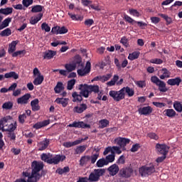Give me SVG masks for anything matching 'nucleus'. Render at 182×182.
I'll use <instances>...</instances> for the list:
<instances>
[{"label": "nucleus", "instance_id": "nucleus-51", "mask_svg": "<svg viewBox=\"0 0 182 182\" xmlns=\"http://www.w3.org/2000/svg\"><path fill=\"white\" fill-rule=\"evenodd\" d=\"M109 121H108V119H101L100 121V128L101 129H104L106 128L109 126Z\"/></svg>", "mask_w": 182, "mask_h": 182}, {"label": "nucleus", "instance_id": "nucleus-24", "mask_svg": "<svg viewBox=\"0 0 182 182\" xmlns=\"http://www.w3.org/2000/svg\"><path fill=\"white\" fill-rule=\"evenodd\" d=\"M156 86L158 87V90L161 92L165 93L168 90L164 81H161Z\"/></svg>", "mask_w": 182, "mask_h": 182}, {"label": "nucleus", "instance_id": "nucleus-13", "mask_svg": "<svg viewBox=\"0 0 182 182\" xmlns=\"http://www.w3.org/2000/svg\"><path fill=\"white\" fill-rule=\"evenodd\" d=\"M73 61L75 65V68H77L79 70L85 68V64L82 63V57L80 55H76Z\"/></svg>", "mask_w": 182, "mask_h": 182}, {"label": "nucleus", "instance_id": "nucleus-14", "mask_svg": "<svg viewBox=\"0 0 182 182\" xmlns=\"http://www.w3.org/2000/svg\"><path fill=\"white\" fill-rule=\"evenodd\" d=\"M4 77L9 79V78H14V80L18 79V75L15 71H11L9 73H5V75H0V81H1Z\"/></svg>", "mask_w": 182, "mask_h": 182}, {"label": "nucleus", "instance_id": "nucleus-8", "mask_svg": "<svg viewBox=\"0 0 182 182\" xmlns=\"http://www.w3.org/2000/svg\"><path fill=\"white\" fill-rule=\"evenodd\" d=\"M91 71V63L90 61H87L85 63V67L81 68L77 70V74L80 77H85L90 73Z\"/></svg>", "mask_w": 182, "mask_h": 182}, {"label": "nucleus", "instance_id": "nucleus-7", "mask_svg": "<svg viewBox=\"0 0 182 182\" xmlns=\"http://www.w3.org/2000/svg\"><path fill=\"white\" fill-rule=\"evenodd\" d=\"M44 165L43 163H39L36 161H34L32 163V177L35 176L38 181L41 179L42 177V174H41L39 172L43 168Z\"/></svg>", "mask_w": 182, "mask_h": 182}, {"label": "nucleus", "instance_id": "nucleus-46", "mask_svg": "<svg viewBox=\"0 0 182 182\" xmlns=\"http://www.w3.org/2000/svg\"><path fill=\"white\" fill-rule=\"evenodd\" d=\"M107 162L106 161V159L102 158L100 160H98V161H97V166L98 168H102L104 167L105 166H107Z\"/></svg>", "mask_w": 182, "mask_h": 182}, {"label": "nucleus", "instance_id": "nucleus-52", "mask_svg": "<svg viewBox=\"0 0 182 182\" xmlns=\"http://www.w3.org/2000/svg\"><path fill=\"white\" fill-rule=\"evenodd\" d=\"M129 14L131 16H133L134 17L139 18L140 16V13L139 11H137V10L135 9H129Z\"/></svg>", "mask_w": 182, "mask_h": 182}, {"label": "nucleus", "instance_id": "nucleus-28", "mask_svg": "<svg viewBox=\"0 0 182 182\" xmlns=\"http://www.w3.org/2000/svg\"><path fill=\"white\" fill-rule=\"evenodd\" d=\"M68 98H56L55 102L58 105H62L63 107H66L68 105Z\"/></svg>", "mask_w": 182, "mask_h": 182}, {"label": "nucleus", "instance_id": "nucleus-47", "mask_svg": "<svg viewBox=\"0 0 182 182\" xmlns=\"http://www.w3.org/2000/svg\"><path fill=\"white\" fill-rule=\"evenodd\" d=\"M124 19L125 20V21L132 25H134V23H136V21L133 19L131 16H128L127 14L124 15Z\"/></svg>", "mask_w": 182, "mask_h": 182}, {"label": "nucleus", "instance_id": "nucleus-49", "mask_svg": "<svg viewBox=\"0 0 182 182\" xmlns=\"http://www.w3.org/2000/svg\"><path fill=\"white\" fill-rule=\"evenodd\" d=\"M112 77V74L108 73L106 75H100V81L102 82H105L108 81Z\"/></svg>", "mask_w": 182, "mask_h": 182}, {"label": "nucleus", "instance_id": "nucleus-54", "mask_svg": "<svg viewBox=\"0 0 182 182\" xmlns=\"http://www.w3.org/2000/svg\"><path fill=\"white\" fill-rule=\"evenodd\" d=\"M86 150V146H80L77 147L75 151V154H82Z\"/></svg>", "mask_w": 182, "mask_h": 182}, {"label": "nucleus", "instance_id": "nucleus-60", "mask_svg": "<svg viewBox=\"0 0 182 182\" xmlns=\"http://www.w3.org/2000/svg\"><path fill=\"white\" fill-rule=\"evenodd\" d=\"M41 28L47 33L50 31V26L46 22H43L41 24Z\"/></svg>", "mask_w": 182, "mask_h": 182}, {"label": "nucleus", "instance_id": "nucleus-12", "mask_svg": "<svg viewBox=\"0 0 182 182\" xmlns=\"http://www.w3.org/2000/svg\"><path fill=\"white\" fill-rule=\"evenodd\" d=\"M68 127L75 128L90 129V125L85 124L83 122H74L73 124H69Z\"/></svg>", "mask_w": 182, "mask_h": 182}, {"label": "nucleus", "instance_id": "nucleus-30", "mask_svg": "<svg viewBox=\"0 0 182 182\" xmlns=\"http://www.w3.org/2000/svg\"><path fill=\"white\" fill-rule=\"evenodd\" d=\"M12 18L8 17L5 18L2 23L0 25V31L7 28L9 25V23L11 22Z\"/></svg>", "mask_w": 182, "mask_h": 182}, {"label": "nucleus", "instance_id": "nucleus-18", "mask_svg": "<svg viewBox=\"0 0 182 182\" xmlns=\"http://www.w3.org/2000/svg\"><path fill=\"white\" fill-rule=\"evenodd\" d=\"M181 82V78H180V77H176V78H170L168 80L167 84L170 86H179Z\"/></svg>", "mask_w": 182, "mask_h": 182}, {"label": "nucleus", "instance_id": "nucleus-2", "mask_svg": "<svg viewBox=\"0 0 182 182\" xmlns=\"http://www.w3.org/2000/svg\"><path fill=\"white\" fill-rule=\"evenodd\" d=\"M126 94L129 97H133L134 95V90L130 88V87H124L119 91H115L114 90L109 91V97L113 98L115 102H120L124 100Z\"/></svg>", "mask_w": 182, "mask_h": 182}, {"label": "nucleus", "instance_id": "nucleus-57", "mask_svg": "<svg viewBox=\"0 0 182 182\" xmlns=\"http://www.w3.org/2000/svg\"><path fill=\"white\" fill-rule=\"evenodd\" d=\"M7 136L11 141H15L16 139V135L14 132H8Z\"/></svg>", "mask_w": 182, "mask_h": 182}, {"label": "nucleus", "instance_id": "nucleus-9", "mask_svg": "<svg viewBox=\"0 0 182 182\" xmlns=\"http://www.w3.org/2000/svg\"><path fill=\"white\" fill-rule=\"evenodd\" d=\"M155 149L158 154L167 156L169 152L170 147L166 144H156Z\"/></svg>", "mask_w": 182, "mask_h": 182}, {"label": "nucleus", "instance_id": "nucleus-26", "mask_svg": "<svg viewBox=\"0 0 182 182\" xmlns=\"http://www.w3.org/2000/svg\"><path fill=\"white\" fill-rule=\"evenodd\" d=\"M32 110L33 112H37L40 110V107H39V100L38 98H36L35 100H33L31 102Z\"/></svg>", "mask_w": 182, "mask_h": 182}, {"label": "nucleus", "instance_id": "nucleus-36", "mask_svg": "<svg viewBox=\"0 0 182 182\" xmlns=\"http://www.w3.org/2000/svg\"><path fill=\"white\" fill-rule=\"evenodd\" d=\"M119 75H114V77H112V80H111V81H108V82H107V85L109 87L114 86L115 85H117V82L119 80Z\"/></svg>", "mask_w": 182, "mask_h": 182}, {"label": "nucleus", "instance_id": "nucleus-5", "mask_svg": "<svg viewBox=\"0 0 182 182\" xmlns=\"http://www.w3.org/2000/svg\"><path fill=\"white\" fill-rule=\"evenodd\" d=\"M106 171L104 168L94 169V171L90 173L88 176V181L91 182H98L100 180V178L103 176Z\"/></svg>", "mask_w": 182, "mask_h": 182}, {"label": "nucleus", "instance_id": "nucleus-25", "mask_svg": "<svg viewBox=\"0 0 182 182\" xmlns=\"http://www.w3.org/2000/svg\"><path fill=\"white\" fill-rule=\"evenodd\" d=\"M43 16V13H39L37 16L31 17V18L30 20V23L31 25H36V23H38L41 20Z\"/></svg>", "mask_w": 182, "mask_h": 182}, {"label": "nucleus", "instance_id": "nucleus-20", "mask_svg": "<svg viewBox=\"0 0 182 182\" xmlns=\"http://www.w3.org/2000/svg\"><path fill=\"white\" fill-rule=\"evenodd\" d=\"M50 144V139H46L44 141L38 144V151L46 150Z\"/></svg>", "mask_w": 182, "mask_h": 182}, {"label": "nucleus", "instance_id": "nucleus-56", "mask_svg": "<svg viewBox=\"0 0 182 182\" xmlns=\"http://www.w3.org/2000/svg\"><path fill=\"white\" fill-rule=\"evenodd\" d=\"M51 157H53L52 154H43L41 155V159L47 162L48 164V161L51 159Z\"/></svg>", "mask_w": 182, "mask_h": 182}, {"label": "nucleus", "instance_id": "nucleus-62", "mask_svg": "<svg viewBox=\"0 0 182 182\" xmlns=\"http://www.w3.org/2000/svg\"><path fill=\"white\" fill-rule=\"evenodd\" d=\"M95 23V21L92 18H88L86 19L85 21H84V25L86 26L90 27L92 26Z\"/></svg>", "mask_w": 182, "mask_h": 182}, {"label": "nucleus", "instance_id": "nucleus-43", "mask_svg": "<svg viewBox=\"0 0 182 182\" xmlns=\"http://www.w3.org/2000/svg\"><path fill=\"white\" fill-rule=\"evenodd\" d=\"M105 159L107 161V164H109V163H113L115 160L114 152L112 151V154H111L110 155L107 156Z\"/></svg>", "mask_w": 182, "mask_h": 182}, {"label": "nucleus", "instance_id": "nucleus-19", "mask_svg": "<svg viewBox=\"0 0 182 182\" xmlns=\"http://www.w3.org/2000/svg\"><path fill=\"white\" fill-rule=\"evenodd\" d=\"M57 54V52L55 50H48L45 52H43V59L46 60H50L53 58L54 56H55Z\"/></svg>", "mask_w": 182, "mask_h": 182}, {"label": "nucleus", "instance_id": "nucleus-48", "mask_svg": "<svg viewBox=\"0 0 182 182\" xmlns=\"http://www.w3.org/2000/svg\"><path fill=\"white\" fill-rule=\"evenodd\" d=\"M14 104L11 101H8V102H4L2 105V108L6 110H10L13 108Z\"/></svg>", "mask_w": 182, "mask_h": 182}, {"label": "nucleus", "instance_id": "nucleus-27", "mask_svg": "<svg viewBox=\"0 0 182 182\" xmlns=\"http://www.w3.org/2000/svg\"><path fill=\"white\" fill-rule=\"evenodd\" d=\"M87 109V104H81L79 107H75L74 112L78 114L82 113Z\"/></svg>", "mask_w": 182, "mask_h": 182}, {"label": "nucleus", "instance_id": "nucleus-50", "mask_svg": "<svg viewBox=\"0 0 182 182\" xmlns=\"http://www.w3.org/2000/svg\"><path fill=\"white\" fill-rule=\"evenodd\" d=\"M70 171V168L68 166L64 167L63 168H58L56 171V173H58L60 175H63V173H69Z\"/></svg>", "mask_w": 182, "mask_h": 182}, {"label": "nucleus", "instance_id": "nucleus-37", "mask_svg": "<svg viewBox=\"0 0 182 182\" xmlns=\"http://www.w3.org/2000/svg\"><path fill=\"white\" fill-rule=\"evenodd\" d=\"M65 68H66V70L69 73H71V72L75 70L76 68H75V65L74 60L73 61L72 63H67V64H65Z\"/></svg>", "mask_w": 182, "mask_h": 182}, {"label": "nucleus", "instance_id": "nucleus-15", "mask_svg": "<svg viewBox=\"0 0 182 182\" xmlns=\"http://www.w3.org/2000/svg\"><path fill=\"white\" fill-rule=\"evenodd\" d=\"M119 167L117 164H112L108 168V172H109L111 176H114L117 174H119Z\"/></svg>", "mask_w": 182, "mask_h": 182}, {"label": "nucleus", "instance_id": "nucleus-40", "mask_svg": "<svg viewBox=\"0 0 182 182\" xmlns=\"http://www.w3.org/2000/svg\"><path fill=\"white\" fill-rule=\"evenodd\" d=\"M12 32L10 28H6L0 33L1 37H9L11 35Z\"/></svg>", "mask_w": 182, "mask_h": 182}, {"label": "nucleus", "instance_id": "nucleus-11", "mask_svg": "<svg viewBox=\"0 0 182 182\" xmlns=\"http://www.w3.org/2000/svg\"><path fill=\"white\" fill-rule=\"evenodd\" d=\"M152 112H153V108L149 106L142 107L138 109L139 114L141 115H144V116L151 114L152 113Z\"/></svg>", "mask_w": 182, "mask_h": 182}, {"label": "nucleus", "instance_id": "nucleus-42", "mask_svg": "<svg viewBox=\"0 0 182 182\" xmlns=\"http://www.w3.org/2000/svg\"><path fill=\"white\" fill-rule=\"evenodd\" d=\"M43 80H44L43 75H38L36 78H35L33 81V84L36 86L40 85L43 83Z\"/></svg>", "mask_w": 182, "mask_h": 182}, {"label": "nucleus", "instance_id": "nucleus-39", "mask_svg": "<svg viewBox=\"0 0 182 182\" xmlns=\"http://www.w3.org/2000/svg\"><path fill=\"white\" fill-rule=\"evenodd\" d=\"M65 87L63 84L60 82H58L57 85L55 87L54 90L56 94L60 93L61 91L64 90Z\"/></svg>", "mask_w": 182, "mask_h": 182}, {"label": "nucleus", "instance_id": "nucleus-41", "mask_svg": "<svg viewBox=\"0 0 182 182\" xmlns=\"http://www.w3.org/2000/svg\"><path fill=\"white\" fill-rule=\"evenodd\" d=\"M119 43L124 46V48H127L130 46L129 43V39L127 38V36H122L121 38V41H119Z\"/></svg>", "mask_w": 182, "mask_h": 182}, {"label": "nucleus", "instance_id": "nucleus-53", "mask_svg": "<svg viewBox=\"0 0 182 182\" xmlns=\"http://www.w3.org/2000/svg\"><path fill=\"white\" fill-rule=\"evenodd\" d=\"M79 144V141H77V140L73 141V142H70V141H68V142H65L63 144V146L66 148H70L72 146H76V145H78Z\"/></svg>", "mask_w": 182, "mask_h": 182}, {"label": "nucleus", "instance_id": "nucleus-44", "mask_svg": "<svg viewBox=\"0 0 182 182\" xmlns=\"http://www.w3.org/2000/svg\"><path fill=\"white\" fill-rule=\"evenodd\" d=\"M44 6H41V5H36L32 6V9H31V12L32 13H40L43 11Z\"/></svg>", "mask_w": 182, "mask_h": 182}, {"label": "nucleus", "instance_id": "nucleus-22", "mask_svg": "<svg viewBox=\"0 0 182 182\" xmlns=\"http://www.w3.org/2000/svg\"><path fill=\"white\" fill-rule=\"evenodd\" d=\"M23 176L24 177H28V181L27 182H38V179L36 178V177L35 176V175H33V176H32V171L31 173H28V172H23Z\"/></svg>", "mask_w": 182, "mask_h": 182}, {"label": "nucleus", "instance_id": "nucleus-23", "mask_svg": "<svg viewBox=\"0 0 182 182\" xmlns=\"http://www.w3.org/2000/svg\"><path fill=\"white\" fill-rule=\"evenodd\" d=\"M50 124V121L49 119H46L43 122H38L36 123L34 126L33 128L36 129H40L42 127H45L46 126H48Z\"/></svg>", "mask_w": 182, "mask_h": 182}, {"label": "nucleus", "instance_id": "nucleus-17", "mask_svg": "<svg viewBox=\"0 0 182 182\" xmlns=\"http://www.w3.org/2000/svg\"><path fill=\"white\" fill-rule=\"evenodd\" d=\"M117 141V145L119 146L121 148L125 147L128 144L130 143V139L126 138H119L115 140Z\"/></svg>", "mask_w": 182, "mask_h": 182}, {"label": "nucleus", "instance_id": "nucleus-61", "mask_svg": "<svg viewBox=\"0 0 182 182\" xmlns=\"http://www.w3.org/2000/svg\"><path fill=\"white\" fill-rule=\"evenodd\" d=\"M151 82L154 84H155L156 86L158 84H159L161 82V80H159L158 77H156V75H153L151 77Z\"/></svg>", "mask_w": 182, "mask_h": 182}, {"label": "nucleus", "instance_id": "nucleus-35", "mask_svg": "<svg viewBox=\"0 0 182 182\" xmlns=\"http://www.w3.org/2000/svg\"><path fill=\"white\" fill-rule=\"evenodd\" d=\"M90 161V156H84L81 157V159H80V166H83L84 165H86Z\"/></svg>", "mask_w": 182, "mask_h": 182}, {"label": "nucleus", "instance_id": "nucleus-64", "mask_svg": "<svg viewBox=\"0 0 182 182\" xmlns=\"http://www.w3.org/2000/svg\"><path fill=\"white\" fill-rule=\"evenodd\" d=\"M26 114H21L18 117V121L21 124H24L25 123V119H26Z\"/></svg>", "mask_w": 182, "mask_h": 182}, {"label": "nucleus", "instance_id": "nucleus-32", "mask_svg": "<svg viewBox=\"0 0 182 182\" xmlns=\"http://www.w3.org/2000/svg\"><path fill=\"white\" fill-rule=\"evenodd\" d=\"M13 13V8L12 7H7L5 9H0V14H4L5 16L10 15Z\"/></svg>", "mask_w": 182, "mask_h": 182}, {"label": "nucleus", "instance_id": "nucleus-58", "mask_svg": "<svg viewBox=\"0 0 182 182\" xmlns=\"http://www.w3.org/2000/svg\"><path fill=\"white\" fill-rule=\"evenodd\" d=\"M150 63L152 64L161 65L164 60L161 58H151Z\"/></svg>", "mask_w": 182, "mask_h": 182}, {"label": "nucleus", "instance_id": "nucleus-33", "mask_svg": "<svg viewBox=\"0 0 182 182\" xmlns=\"http://www.w3.org/2000/svg\"><path fill=\"white\" fill-rule=\"evenodd\" d=\"M68 16L71 18V19L73 21H82L83 20V16H80V15H76V14H73L70 12H68Z\"/></svg>", "mask_w": 182, "mask_h": 182}, {"label": "nucleus", "instance_id": "nucleus-6", "mask_svg": "<svg viewBox=\"0 0 182 182\" xmlns=\"http://www.w3.org/2000/svg\"><path fill=\"white\" fill-rule=\"evenodd\" d=\"M156 172L155 166L149 164V166H143L139 169V173L142 177H148Z\"/></svg>", "mask_w": 182, "mask_h": 182}, {"label": "nucleus", "instance_id": "nucleus-63", "mask_svg": "<svg viewBox=\"0 0 182 182\" xmlns=\"http://www.w3.org/2000/svg\"><path fill=\"white\" fill-rule=\"evenodd\" d=\"M59 34L60 35H63V34H66L67 33H68V29L65 27V26H59Z\"/></svg>", "mask_w": 182, "mask_h": 182}, {"label": "nucleus", "instance_id": "nucleus-34", "mask_svg": "<svg viewBox=\"0 0 182 182\" xmlns=\"http://www.w3.org/2000/svg\"><path fill=\"white\" fill-rule=\"evenodd\" d=\"M159 16L166 21V26L172 23V18L164 14H159Z\"/></svg>", "mask_w": 182, "mask_h": 182}, {"label": "nucleus", "instance_id": "nucleus-4", "mask_svg": "<svg viewBox=\"0 0 182 182\" xmlns=\"http://www.w3.org/2000/svg\"><path fill=\"white\" fill-rule=\"evenodd\" d=\"M134 170L130 167H124L119 169L118 175H117V182H127L124 179H128L132 177Z\"/></svg>", "mask_w": 182, "mask_h": 182}, {"label": "nucleus", "instance_id": "nucleus-21", "mask_svg": "<svg viewBox=\"0 0 182 182\" xmlns=\"http://www.w3.org/2000/svg\"><path fill=\"white\" fill-rule=\"evenodd\" d=\"M161 71L162 73L161 75L159 76L161 80H165L166 78L170 77L171 72L166 68H161Z\"/></svg>", "mask_w": 182, "mask_h": 182}, {"label": "nucleus", "instance_id": "nucleus-29", "mask_svg": "<svg viewBox=\"0 0 182 182\" xmlns=\"http://www.w3.org/2000/svg\"><path fill=\"white\" fill-rule=\"evenodd\" d=\"M164 116H166L169 118H173L176 115V111L173 109H164Z\"/></svg>", "mask_w": 182, "mask_h": 182}, {"label": "nucleus", "instance_id": "nucleus-10", "mask_svg": "<svg viewBox=\"0 0 182 182\" xmlns=\"http://www.w3.org/2000/svg\"><path fill=\"white\" fill-rule=\"evenodd\" d=\"M66 156L65 155H56L54 157H51L50 159L48 161L49 164H55L57 165L60 162H63L65 160Z\"/></svg>", "mask_w": 182, "mask_h": 182}, {"label": "nucleus", "instance_id": "nucleus-3", "mask_svg": "<svg viewBox=\"0 0 182 182\" xmlns=\"http://www.w3.org/2000/svg\"><path fill=\"white\" fill-rule=\"evenodd\" d=\"M13 120L12 117L11 115H6L0 119V130L3 132H14L16 129L17 124L16 122L13 124L11 122Z\"/></svg>", "mask_w": 182, "mask_h": 182}, {"label": "nucleus", "instance_id": "nucleus-55", "mask_svg": "<svg viewBox=\"0 0 182 182\" xmlns=\"http://www.w3.org/2000/svg\"><path fill=\"white\" fill-rule=\"evenodd\" d=\"M26 53V50H17L16 52H14L13 54H12V56L14 58H16L17 56H21V55H25V54Z\"/></svg>", "mask_w": 182, "mask_h": 182}, {"label": "nucleus", "instance_id": "nucleus-1", "mask_svg": "<svg viewBox=\"0 0 182 182\" xmlns=\"http://www.w3.org/2000/svg\"><path fill=\"white\" fill-rule=\"evenodd\" d=\"M78 90H80V94H77V92H73V102H82V97L88 98L89 95L92 92H94L95 94L100 92L99 85H88L87 84H80V86H78Z\"/></svg>", "mask_w": 182, "mask_h": 182}, {"label": "nucleus", "instance_id": "nucleus-59", "mask_svg": "<svg viewBox=\"0 0 182 182\" xmlns=\"http://www.w3.org/2000/svg\"><path fill=\"white\" fill-rule=\"evenodd\" d=\"M76 83V80H70L68 82V90H72Z\"/></svg>", "mask_w": 182, "mask_h": 182}, {"label": "nucleus", "instance_id": "nucleus-38", "mask_svg": "<svg viewBox=\"0 0 182 182\" xmlns=\"http://www.w3.org/2000/svg\"><path fill=\"white\" fill-rule=\"evenodd\" d=\"M139 55H140V53H139V52L134 51V52H132V53H129V55H128V59H129V60H134L139 58Z\"/></svg>", "mask_w": 182, "mask_h": 182}, {"label": "nucleus", "instance_id": "nucleus-31", "mask_svg": "<svg viewBox=\"0 0 182 182\" xmlns=\"http://www.w3.org/2000/svg\"><path fill=\"white\" fill-rule=\"evenodd\" d=\"M173 109L179 113L182 112V104L180 101H174L173 104Z\"/></svg>", "mask_w": 182, "mask_h": 182}, {"label": "nucleus", "instance_id": "nucleus-45", "mask_svg": "<svg viewBox=\"0 0 182 182\" xmlns=\"http://www.w3.org/2000/svg\"><path fill=\"white\" fill-rule=\"evenodd\" d=\"M18 42L16 41H13L12 43L9 45V53H14L16 50V46L17 45Z\"/></svg>", "mask_w": 182, "mask_h": 182}, {"label": "nucleus", "instance_id": "nucleus-16", "mask_svg": "<svg viewBox=\"0 0 182 182\" xmlns=\"http://www.w3.org/2000/svg\"><path fill=\"white\" fill-rule=\"evenodd\" d=\"M31 97V94H25L23 97L18 98L17 103L18 105H27L28 103L29 99Z\"/></svg>", "mask_w": 182, "mask_h": 182}]
</instances>
